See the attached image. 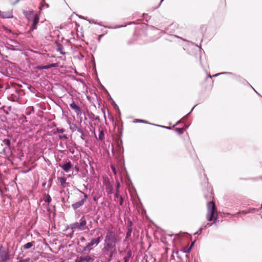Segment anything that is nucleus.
Returning <instances> with one entry per match:
<instances>
[{"label":"nucleus","mask_w":262,"mask_h":262,"mask_svg":"<svg viewBox=\"0 0 262 262\" xmlns=\"http://www.w3.org/2000/svg\"><path fill=\"white\" fill-rule=\"evenodd\" d=\"M18 1H19V0H17L16 3L18 2Z\"/></svg>","instance_id":"nucleus-31"},{"label":"nucleus","mask_w":262,"mask_h":262,"mask_svg":"<svg viewBox=\"0 0 262 262\" xmlns=\"http://www.w3.org/2000/svg\"><path fill=\"white\" fill-rule=\"evenodd\" d=\"M58 180L61 185L63 186L65 184L66 182V178L61 177L59 178Z\"/></svg>","instance_id":"nucleus-13"},{"label":"nucleus","mask_w":262,"mask_h":262,"mask_svg":"<svg viewBox=\"0 0 262 262\" xmlns=\"http://www.w3.org/2000/svg\"><path fill=\"white\" fill-rule=\"evenodd\" d=\"M49 68L48 66H44V67H42L41 68H39V69H48Z\"/></svg>","instance_id":"nucleus-21"},{"label":"nucleus","mask_w":262,"mask_h":262,"mask_svg":"<svg viewBox=\"0 0 262 262\" xmlns=\"http://www.w3.org/2000/svg\"><path fill=\"white\" fill-rule=\"evenodd\" d=\"M75 262H76V261Z\"/></svg>","instance_id":"nucleus-34"},{"label":"nucleus","mask_w":262,"mask_h":262,"mask_svg":"<svg viewBox=\"0 0 262 262\" xmlns=\"http://www.w3.org/2000/svg\"><path fill=\"white\" fill-rule=\"evenodd\" d=\"M100 241V237H99L97 238L93 239L89 243H88L86 246L84 247V250L86 251L87 250H91V248L90 247L93 245H98Z\"/></svg>","instance_id":"nucleus-5"},{"label":"nucleus","mask_w":262,"mask_h":262,"mask_svg":"<svg viewBox=\"0 0 262 262\" xmlns=\"http://www.w3.org/2000/svg\"><path fill=\"white\" fill-rule=\"evenodd\" d=\"M231 74L230 73H227V72H225V73H220V74Z\"/></svg>","instance_id":"nucleus-24"},{"label":"nucleus","mask_w":262,"mask_h":262,"mask_svg":"<svg viewBox=\"0 0 262 262\" xmlns=\"http://www.w3.org/2000/svg\"><path fill=\"white\" fill-rule=\"evenodd\" d=\"M199 234V233H198V232H196V233H195V234Z\"/></svg>","instance_id":"nucleus-29"},{"label":"nucleus","mask_w":262,"mask_h":262,"mask_svg":"<svg viewBox=\"0 0 262 262\" xmlns=\"http://www.w3.org/2000/svg\"><path fill=\"white\" fill-rule=\"evenodd\" d=\"M114 234L112 231H108L105 239V248L108 249L114 246Z\"/></svg>","instance_id":"nucleus-2"},{"label":"nucleus","mask_w":262,"mask_h":262,"mask_svg":"<svg viewBox=\"0 0 262 262\" xmlns=\"http://www.w3.org/2000/svg\"><path fill=\"white\" fill-rule=\"evenodd\" d=\"M207 219L208 221H213L215 223L218 218V214L215 204L213 202H210L207 204Z\"/></svg>","instance_id":"nucleus-1"},{"label":"nucleus","mask_w":262,"mask_h":262,"mask_svg":"<svg viewBox=\"0 0 262 262\" xmlns=\"http://www.w3.org/2000/svg\"><path fill=\"white\" fill-rule=\"evenodd\" d=\"M188 248H184V249H183V252H184V251H185V250H188Z\"/></svg>","instance_id":"nucleus-26"},{"label":"nucleus","mask_w":262,"mask_h":262,"mask_svg":"<svg viewBox=\"0 0 262 262\" xmlns=\"http://www.w3.org/2000/svg\"><path fill=\"white\" fill-rule=\"evenodd\" d=\"M194 244V242H193L191 243V244L190 246L188 248V250H185V251H184V252H185V253H186V252H189L190 251V249H191L192 248V247L193 246Z\"/></svg>","instance_id":"nucleus-14"},{"label":"nucleus","mask_w":262,"mask_h":262,"mask_svg":"<svg viewBox=\"0 0 262 262\" xmlns=\"http://www.w3.org/2000/svg\"><path fill=\"white\" fill-rule=\"evenodd\" d=\"M85 199H82L80 201L77 202L74 204H73L72 205V208L76 210V209L79 208L80 206H81L84 203Z\"/></svg>","instance_id":"nucleus-10"},{"label":"nucleus","mask_w":262,"mask_h":262,"mask_svg":"<svg viewBox=\"0 0 262 262\" xmlns=\"http://www.w3.org/2000/svg\"><path fill=\"white\" fill-rule=\"evenodd\" d=\"M51 200V199L50 196H48V198L46 200V202H50Z\"/></svg>","instance_id":"nucleus-18"},{"label":"nucleus","mask_w":262,"mask_h":262,"mask_svg":"<svg viewBox=\"0 0 262 262\" xmlns=\"http://www.w3.org/2000/svg\"><path fill=\"white\" fill-rule=\"evenodd\" d=\"M111 168H112V170H113V172L114 173V174H116L117 172H116V169H115V168L114 166H113V165H112V166H111Z\"/></svg>","instance_id":"nucleus-15"},{"label":"nucleus","mask_w":262,"mask_h":262,"mask_svg":"<svg viewBox=\"0 0 262 262\" xmlns=\"http://www.w3.org/2000/svg\"><path fill=\"white\" fill-rule=\"evenodd\" d=\"M43 1H44L45 0H42Z\"/></svg>","instance_id":"nucleus-33"},{"label":"nucleus","mask_w":262,"mask_h":262,"mask_svg":"<svg viewBox=\"0 0 262 262\" xmlns=\"http://www.w3.org/2000/svg\"><path fill=\"white\" fill-rule=\"evenodd\" d=\"M86 198H87V195L85 194L84 195V198L83 199H85V200Z\"/></svg>","instance_id":"nucleus-25"},{"label":"nucleus","mask_w":262,"mask_h":262,"mask_svg":"<svg viewBox=\"0 0 262 262\" xmlns=\"http://www.w3.org/2000/svg\"><path fill=\"white\" fill-rule=\"evenodd\" d=\"M9 258V254L6 251L0 250V261L6 262Z\"/></svg>","instance_id":"nucleus-6"},{"label":"nucleus","mask_w":262,"mask_h":262,"mask_svg":"<svg viewBox=\"0 0 262 262\" xmlns=\"http://www.w3.org/2000/svg\"><path fill=\"white\" fill-rule=\"evenodd\" d=\"M131 232H132V230H131L130 229H129V230H128V233H127V236H129V235H130V234Z\"/></svg>","instance_id":"nucleus-20"},{"label":"nucleus","mask_w":262,"mask_h":262,"mask_svg":"<svg viewBox=\"0 0 262 262\" xmlns=\"http://www.w3.org/2000/svg\"><path fill=\"white\" fill-rule=\"evenodd\" d=\"M72 167V164L71 162H69L61 166V167L67 172H68L70 169Z\"/></svg>","instance_id":"nucleus-11"},{"label":"nucleus","mask_w":262,"mask_h":262,"mask_svg":"<svg viewBox=\"0 0 262 262\" xmlns=\"http://www.w3.org/2000/svg\"><path fill=\"white\" fill-rule=\"evenodd\" d=\"M178 130V132L179 134H182L183 133V130L181 128H179V129H177Z\"/></svg>","instance_id":"nucleus-16"},{"label":"nucleus","mask_w":262,"mask_h":262,"mask_svg":"<svg viewBox=\"0 0 262 262\" xmlns=\"http://www.w3.org/2000/svg\"><path fill=\"white\" fill-rule=\"evenodd\" d=\"M33 244L34 242L27 243L25 245H24L23 247L25 249L30 248L32 246H33Z\"/></svg>","instance_id":"nucleus-12"},{"label":"nucleus","mask_w":262,"mask_h":262,"mask_svg":"<svg viewBox=\"0 0 262 262\" xmlns=\"http://www.w3.org/2000/svg\"><path fill=\"white\" fill-rule=\"evenodd\" d=\"M136 122H145L146 123V122H144L143 120H137Z\"/></svg>","instance_id":"nucleus-22"},{"label":"nucleus","mask_w":262,"mask_h":262,"mask_svg":"<svg viewBox=\"0 0 262 262\" xmlns=\"http://www.w3.org/2000/svg\"><path fill=\"white\" fill-rule=\"evenodd\" d=\"M103 135L102 132H101L100 135H99V139L102 140V136Z\"/></svg>","instance_id":"nucleus-19"},{"label":"nucleus","mask_w":262,"mask_h":262,"mask_svg":"<svg viewBox=\"0 0 262 262\" xmlns=\"http://www.w3.org/2000/svg\"><path fill=\"white\" fill-rule=\"evenodd\" d=\"M161 126V127H164V128H168V129H170V127H165V126Z\"/></svg>","instance_id":"nucleus-23"},{"label":"nucleus","mask_w":262,"mask_h":262,"mask_svg":"<svg viewBox=\"0 0 262 262\" xmlns=\"http://www.w3.org/2000/svg\"><path fill=\"white\" fill-rule=\"evenodd\" d=\"M1 17L4 18H10L13 17L12 11L9 10L6 12H2Z\"/></svg>","instance_id":"nucleus-9"},{"label":"nucleus","mask_w":262,"mask_h":262,"mask_svg":"<svg viewBox=\"0 0 262 262\" xmlns=\"http://www.w3.org/2000/svg\"><path fill=\"white\" fill-rule=\"evenodd\" d=\"M86 221L82 218L80 223H76L71 225V228L73 230H83L85 229Z\"/></svg>","instance_id":"nucleus-4"},{"label":"nucleus","mask_w":262,"mask_h":262,"mask_svg":"<svg viewBox=\"0 0 262 262\" xmlns=\"http://www.w3.org/2000/svg\"><path fill=\"white\" fill-rule=\"evenodd\" d=\"M2 14V11H0V17H1Z\"/></svg>","instance_id":"nucleus-27"},{"label":"nucleus","mask_w":262,"mask_h":262,"mask_svg":"<svg viewBox=\"0 0 262 262\" xmlns=\"http://www.w3.org/2000/svg\"><path fill=\"white\" fill-rule=\"evenodd\" d=\"M163 1V0H161V3H162Z\"/></svg>","instance_id":"nucleus-32"},{"label":"nucleus","mask_w":262,"mask_h":262,"mask_svg":"<svg viewBox=\"0 0 262 262\" xmlns=\"http://www.w3.org/2000/svg\"><path fill=\"white\" fill-rule=\"evenodd\" d=\"M42 6H41V7H40V10H41V9H42Z\"/></svg>","instance_id":"nucleus-28"},{"label":"nucleus","mask_w":262,"mask_h":262,"mask_svg":"<svg viewBox=\"0 0 262 262\" xmlns=\"http://www.w3.org/2000/svg\"><path fill=\"white\" fill-rule=\"evenodd\" d=\"M119 187H120V183L119 182H117V192L119 191Z\"/></svg>","instance_id":"nucleus-17"},{"label":"nucleus","mask_w":262,"mask_h":262,"mask_svg":"<svg viewBox=\"0 0 262 262\" xmlns=\"http://www.w3.org/2000/svg\"><path fill=\"white\" fill-rule=\"evenodd\" d=\"M90 260H93L90 256L87 255L84 257H79L76 259V262H83V261H89Z\"/></svg>","instance_id":"nucleus-8"},{"label":"nucleus","mask_w":262,"mask_h":262,"mask_svg":"<svg viewBox=\"0 0 262 262\" xmlns=\"http://www.w3.org/2000/svg\"><path fill=\"white\" fill-rule=\"evenodd\" d=\"M46 5L47 6V7H48V4H46Z\"/></svg>","instance_id":"nucleus-30"},{"label":"nucleus","mask_w":262,"mask_h":262,"mask_svg":"<svg viewBox=\"0 0 262 262\" xmlns=\"http://www.w3.org/2000/svg\"><path fill=\"white\" fill-rule=\"evenodd\" d=\"M26 15L29 19H32L33 20L32 30L35 29L39 21V17L37 15L34 13L33 11L27 12Z\"/></svg>","instance_id":"nucleus-3"},{"label":"nucleus","mask_w":262,"mask_h":262,"mask_svg":"<svg viewBox=\"0 0 262 262\" xmlns=\"http://www.w3.org/2000/svg\"><path fill=\"white\" fill-rule=\"evenodd\" d=\"M70 106L72 108L77 115H79L81 113V111L80 107L74 102H73L70 104Z\"/></svg>","instance_id":"nucleus-7"}]
</instances>
